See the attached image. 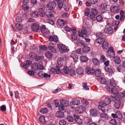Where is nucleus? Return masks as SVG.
Segmentation results:
<instances>
[{
    "label": "nucleus",
    "mask_w": 125,
    "mask_h": 125,
    "mask_svg": "<svg viewBox=\"0 0 125 125\" xmlns=\"http://www.w3.org/2000/svg\"><path fill=\"white\" fill-rule=\"evenodd\" d=\"M116 85L114 80L111 79L109 82L107 83L106 88L108 91L115 95L114 96H110L109 98L112 101H115L114 105L116 108L118 109L121 104V98L119 97V96L117 95L118 91L115 87Z\"/></svg>",
    "instance_id": "obj_1"
},
{
    "label": "nucleus",
    "mask_w": 125,
    "mask_h": 125,
    "mask_svg": "<svg viewBox=\"0 0 125 125\" xmlns=\"http://www.w3.org/2000/svg\"><path fill=\"white\" fill-rule=\"evenodd\" d=\"M63 59L61 57L58 58L57 60V62L58 66H56V68L54 69V68H52L50 72H52V73H57V72H59L60 70V69L59 68L58 66L61 67L63 65Z\"/></svg>",
    "instance_id": "obj_2"
},
{
    "label": "nucleus",
    "mask_w": 125,
    "mask_h": 125,
    "mask_svg": "<svg viewBox=\"0 0 125 125\" xmlns=\"http://www.w3.org/2000/svg\"><path fill=\"white\" fill-rule=\"evenodd\" d=\"M57 46L60 52L62 53H65L68 52V50L66 46L62 43L57 44Z\"/></svg>",
    "instance_id": "obj_3"
},
{
    "label": "nucleus",
    "mask_w": 125,
    "mask_h": 125,
    "mask_svg": "<svg viewBox=\"0 0 125 125\" xmlns=\"http://www.w3.org/2000/svg\"><path fill=\"white\" fill-rule=\"evenodd\" d=\"M79 36L84 38L86 37L87 31L86 28L85 27H83L81 30H79L78 31Z\"/></svg>",
    "instance_id": "obj_4"
},
{
    "label": "nucleus",
    "mask_w": 125,
    "mask_h": 125,
    "mask_svg": "<svg viewBox=\"0 0 125 125\" xmlns=\"http://www.w3.org/2000/svg\"><path fill=\"white\" fill-rule=\"evenodd\" d=\"M98 11L95 9H92L90 14V17L91 19L94 20L96 19L95 16L98 14Z\"/></svg>",
    "instance_id": "obj_5"
},
{
    "label": "nucleus",
    "mask_w": 125,
    "mask_h": 125,
    "mask_svg": "<svg viewBox=\"0 0 125 125\" xmlns=\"http://www.w3.org/2000/svg\"><path fill=\"white\" fill-rule=\"evenodd\" d=\"M39 25L37 23H33L31 25V29L32 31L35 32H37L39 30Z\"/></svg>",
    "instance_id": "obj_6"
},
{
    "label": "nucleus",
    "mask_w": 125,
    "mask_h": 125,
    "mask_svg": "<svg viewBox=\"0 0 125 125\" xmlns=\"http://www.w3.org/2000/svg\"><path fill=\"white\" fill-rule=\"evenodd\" d=\"M106 104L104 101L101 102L99 103V105H98L99 109L101 110L102 112L104 113L105 112L106 110L104 108V107L107 105Z\"/></svg>",
    "instance_id": "obj_7"
},
{
    "label": "nucleus",
    "mask_w": 125,
    "mask_h": 125,
    "mask_svg": "<svg viewBox=\"0 0 125 125\" xmlns=\"http://www.w3.org/2000/svg\"><path fill=\"white\" fill-rule=\"evenodd\" d=\"M32 63L31 61L29 60H27L25 63H21L20 64L21 67L24 69L28 68L29 66Z\"/></svg>",
    "instance_id": "obj_8"
},
{
    "label": "nucleus",
    "mask_w": 125,
    "mask_h": 125,
    "mask_svg": "<svg viewBox=\"0 0 125 125\" xmlns=\"http://www.w3.org/2000/svg\"><path fill=\"white\" fill-rule=\"evenodd\" d=\"M85 108L83 106H80L77 107L75 109L76 112L78 114L83 113L85 110Z\"/></svg>",
    "instance_id": "obj_9"
},
{
    "label": "nucleus",
    "mask_w": 125,
    "mask_h": 125,
    "mask_svg": "<svg viewBox=\"0 0 125 125\" xmlns=\"http://www.w3.org/2000/svg\"><path fill=\"white\" fill-rule=\"evenodd\" d=\"M105 71L108 73L109 75H111L112 74H114L115 70L113 67H105Z\"/></svg>",
    "instance_id": "obj_10"
},
{
    "label": "nucleus",
    "mask_w": 125,
    "mask_h": 125,
    "mask_svg": "<svg viewBox=\"0 0 125 125\" xmlns=\"http://www.w3.org/2000/svg\"><path fill=\"white\" fill-rule=\"evenodd\" d=\"M47 6L49 9L50 10H53L55 7L56 4L55 2L52 1L49 2L48 3Z\"/></svg>",
    "instance_id": "obj_11"
},
{
    "label": "nucleus",
    "mask_w": 125,
    "mask_h": 125,
    "mask_svg": "<svg viewBox=\"0 0 125 125\" xmlns=\"http://www.w3.org/2000/svg\"><path fill=\"white\" fill-rule=\"evenodd\" d=\"M107 5L106 3H104L101 4L100 10L101 13L103 14L105 12L107 8Z\"/></svg>",
    "instance_id": "obj_12"
},
{
    "label": "nucleus",
    "mask_w": 125,
    "mask_h": 125,
    "mask_svg": "<svg viewBox=\"0 0 125 125\" xmlns=\"http://www.w3.org/2000/svg\"><path fill=\"white\" fill-rule=\"evenodd\" d=\"M86 73L88 74H94V73L95 70L93 68H91L88 66H87L85 69Z\"/></svg>",
    "instance_id": "obj_13"
},
{
    "label": "nucleus",
    "mask_w": 125,
    "mask_h": 125,
    "mask_svg": "<svg viewBox=\"0 0 125 125\" xmlns=\"http://www.w3.org/2000/svg\"><path fill=\"white\" fill-rule=\"evenodd\" d=\"M56 14V12L55 11H50L46 12V15L48 18H52Z\"/></svg>",
    "instance_id": "obj_14"
},
{
    "label": "nucleus",
    "mask_w": 125,
    "mask_h": 125,
    "mask_svg": "<svg viewBox=\"0 0 125 125\" xmlns=\"http://www.w3.org/2000/svg\"><path fill=\"white\" fill-rule=\"evenodd\" d=\"M113 32V29L112 27H110L104 30V33L108 34H111Z\"/></svg>",
    "instance_id": "obj_15"
},
{
    "label": "nucleus",
    "mask_w": 125,
    "mask_h": 125,
    "mask_svg": "<svg viewBox=\"0 0 125 125\" xmlns=\"http://www.w3.org/2000/svg\"><path fill=\"white\" fill-rule=\"evenodd\" d=\"M76 71L77 73L80 75L83 74L84 70L83 68L80 67L76 69Z\"/></svg>",
    "instance_id": "obj_16"
},
{
    "label": "nucleus",
    "mask_w": 125,
    "mask_h": 125,
    "mask_svg": "<svg viewBox=\"0 0 125 125\" xmlns=\"http://www.w3.org/2000/svg\"><path fill=\"white\" fill-rule=\"evenodd\" d=\"M73 115L75 118V120L77 123L79 125L82 124L83 123V121L79 117V116H76L75 115Z\"/></svg>",
    "instance_id": "obj_17"
},
{
    "label": "nucleus",
    "mask_w": 125,
    "mask_h": 125,
    "mask_svg": "<svg viewBox=\"0 0 125 125\" xmlns=\"http://www.w3.org/2000/svg\"><path fill=\"white\" fill-rule=\"evenodd\" d=\"M38 13L39 15L41 17H43L45 15L44 10L43 8H39Z\"/></svg>",
    "instance_id": "obj_18"
},
{
    "label": "nucleus",
    "mask_w": 125,
    "mask_h": 125,
    "mask_svg": "<svg viewBox=\"0 0 125 125\" xmlns=\"http://www.w3.org/2000/svg\"><path fill=\"white\" fill-rule=\"evenodd\" d=\"M110 11L113 13H118L119 11L118 8L116 6H114L110 8Z\"/></svg>",
    "instance_id": "obj_19"
},
{
    "label": "nucleus",
    "mask_w": 125,
    "mask_h": 125,
    "mask_svg": "<svg viewBox=\"0 0 125 125\" xmlns=\"http://www.w3.org/2000/svg\"><path fill=\"white\" fill-rule=\"evenodd\" d=\"M109 47V44L108 42L106 41L104 42L102 44V47L104 50L108 49Z\"/></svg>",
    "instance_id": "obj_20"
},
{
    "label": "nucleus",
    "mask_w": 125,
    "mask_h": 125,
    "mask_svg": "<svg viewBox=\"0 0 125 125\" xmlns=\"http://www.w3.org/2000/svg\"><path fill=\"white\" fill-rule=\"evenodd\" d=\"M60 102L61 104L64 107H67L69 104L68 101L65 100H61L60 101Z\"/></svg>",
    "instance_id": "obj_21"
},
{
    "label": "nucleus",
    "mask_w": 125,
    "mask_h": 125,
    "mask_svg": "<svg viewBox=\"0 0 125 125\" xmlns=\"http://www.w3.org/2000/svg\"><path fill=\"white\" fill-rule=\"evenodd\" d=\"M84 124L89 125V124L92 121L91 118L88 117H85L84 118Z\"/></svg>",
    "instance_id": "obj_22"
},
{
    "label": "nucleus",
    "mask_w": 125,
    "mask_h": 125,
    "mask_svg": "<svg viewBox=\"0 0 125 125\" xmlns=\"http://www.w3.org/2000/svg\"><path fill=\"white\" fill-rule=\"evenodd\" d=\"M47 46L49 50L52 52L53 53H56V49L52 46L48 44Z\"/></svg>",
    "instance_id": "obj_23"
},
{
    "label": "nucleus",
    "mask_w": 125,
    "mask_h": 125,
    "mask_svg": "<svg viewBox=\"0 0 125 125\" xmlns=\"http://www.w3.org/2000/svg\"><path fill=\"white\" fill-rule=\"evenodd\" d=\"M90 115L93 116H96L97 114V110L95 109H91L90 111Z\"/></svg>",
    "instance_id": "obj_24"
},
{
    "label": "nucleus",
    "mask_w": 125,
    "mask_h": 125,
    "mask_svg": "<svg viewBox=\"0 0 125 125\" xmlns=\"http://www.w3.org/2000/svg\"><path fill=\"white\" fill-rule=\"evenodd\" d=\"M38 64L37 62H34L32 65L31 69L34 71H36L38 69Z\"/></svg>",
    "instance_id": "obj_25"
},
{
    "label": "nucleus",
    "mask_w": 125,
    "mask_h": 125,
    "mask_svg": "<svg viewBox=\"0 0 125 125\" xmlns=\"http://www.w3.org/2000/svg\"><path fill=\"white\" fill-rule=\"evenodd\" d=\"M97 80L100 82L101 83V84H104L106 83V81L104 78L101 77H98L97 78Z\"/></svg>",
    "instance_id": "obj_26"
},
{
    "label": "nucleus",
    "mask_w": 125,
    "mask_h": 125,
    "mask_svg": "<svg viewBox=\"0 0 125 125\" xmlns=\"http://www.w3.org/2000/svg\"><path fill=\"white\" fill-rule=\"evenodd\" d=\"M105 41L104 39L101 37H99L96 40V42L100 44H102V43Z\"/></svg>",
    "instance_id": "obj_27"
},
{
    "label": "nucleus",
    "mask_w": 125,
    "mask_h": 125,
    "mask_svg": "<svg viewBox=\"0 0 125 125\" xmlns=\"http://www.w3.org/2000/svg\"><path fill=\"white\" fill-rule=\"evenodd\" d=\"M90 50V48L87 46L84 45L83 48L82 49V51L83 52L87 53L89 52Z\"/></svg>",
    "instance_id": "obj_28"
},
{
    "label": "nucleus",
    "mask_w": 125,
    "mask_h": 125,
    "mask_svg": "<svg viewBox=\"0 0 125 125\" xmlns=\"http://www.w3.org/2000/svg\"><path fill=\"white\" fill-rule=\"evenodd\" d=\"M39 120L43 124H45L47 122L45 120V117L43 115L40 116L39 118Z\"/></svg>",
    "instance_id": "obj_29"
},
{
    "label": "nucleus",
    "mask_w": 125,
    "mask_h": 125,
    "mask_svg": "<svg viewBox=\"0 0 125 125\" xmlns=\"http://www.w3.org/2000/svg\"><path fill=\"white\" fill-rule=\"evenodd\" d=\"M71 57L73 58L74 62H77L78 59V56L76 54L72 53L70 55Z\"/></svg>",
    "instance_id": "obj_30"
},
{
    "label": "nucleus",
    "mask_w": 125,
    "mask_h": 125,
    "mask_svg": "<svg viewBox=\"0 0 125 125\" xmlns=\"http://www.w3.org/2000/svg\"><path fill=\"white\" fill-rule=\"evenodd\" d=\"M56 116L58 117L62 118L64 115L63 113L62 112H57L56 114Z\"/></svg>",
    "instance_id": "obj_31"
},
{
    "label": "nucleus",
    "mask_w": 125,
    "mask_h": 125,
    "mask_svg": "<svg viewBox=\"0 0 125 125\" xmlns=\"http://www.w3.org/2000/svg\"><path fill=\"white\" fill-rule=\"evenodd\" d=\"M57 24L60 26L62 27L64 25V22L63 20L58 19L57 21Z\"/></svg>",
    "instance_id": "obj_32"
},
{
    "label": "nucleus",
    "mask_w": 125,
    "mask_h": 125,
    "mask_svg": "<svg viewBox=\"0 0 125 125\" xmlns=\"http://www.w3.org/2000/svg\"><path fill=\"white\" fill-rule=\"evenodd\" d=\"M114 61L116 64H119L121 62L120 59L119 57L116 56L114 57Z\"/></svg>",
    "instance_id": "obj_33"
},
{
    "label": "nucleus",
    "mask_w": 125,
    "mask_h": 125,
    "mask_svg": "<svg viewBox=\"0 0 125 125\" xmlns=\"http://www.w3.org/2000/svg\"><path fill=\"white\" fill-rule=\"evenodd\" d=\"M80 59L82 62H86L88 61V58L85 56H82L80 57Z\"/></svg>",
    "instance_id": "obj_34"
},
{
    "label": "nucleus",
    "mask_w": 125,
    "mask_h": 125,
    "mask_svg": "<svg viewBox=\"0 0 125 125\" xmlns=\"http://www.w3.org/2000/svg\"><path fill=\"white\" fill-rule=\"evenodd\" d=\"M30 15L32 17L37 18L38 16V13L36 11L32 12L31 13Z\"/></svg>",
    "instance_id": "obj_35"
},
{
    "label": "nucleus",
    "mask_w": 125,
    "mask_h": 125,
    "mask_svg": "<svg viewBox=\"0 0 125 125\" xmlns=\"http://www.w3.org/2000/svg\"><path fill=\"white\" fill-rule=\"evenodd\" d=\"M80 104V100L78 99H75L73 100L72 104L74 105H78Z\"/></svg>",
    "instance_id": "obj_36"
},
{
    "label": "nucleus",
    "mask_w": 125,
    "mask_h": 125,
    "mask_svg": "<svg viewBox=\"0 0 125 125\" xmlns=\"http://www.w3.org/2000/svg\"><path fill=\"white\" fill-rule=\"evenodd\" d=\"M112 101L109 98H105L104 100V101L106 104L108 105L110 104L111 101Z\"/></svg>",
    "instance_id": "obj_37"
},
{
    "label": "nucleus",
    "mask_w": 125,
    "mask_h": 125,
    "mask_svg": "<svg viewBox=\"0 0 125 125\" xmlns=\"http://www.w3.org/2000/svg\"><path fill=\"white\" fill-rule=\"evenodd\" d=\"M92 61L94 64L96 66L98 65L99 64V61L96 58H94L92 59Z\"/></svg>",
    "instance_id": "obj_38"
},
{
    "label": "nucleus",
    "mask_w": 125,
    "mask_h": 125,
    "mask_svg": "<svg viewBox=\"0 0 125 125\" xmlns=\"http://www.w3.org/2000/svg\"><path fill=\"white\" fill-rule=\"evenodd\" d=\"M66 119L67 121L69 122H73L74 120L73 117L70 115H68L67 116Z\"/></svg>",
    "instance_id": "obj_39"
},
{
    "label": "nucleus",
    "mask_w": 125,
    "mask_h": 125,
    "mask_svg": "<svg viewBox=\"0 0 125 125\" xmlns=\"http://www.w3.org/2000/svg\"><path fill=\"white\" fill-rule=\"evenodd\" d=\"M40 112L42 114H45L48 112V110L46 108H41L40 110Z\"/></svg>",
    "instance_id": "obj_40"
},
{
    "label": "nucleus",
    "mask_w": 125,
    "mask_h": 125,
    "mask_svg": "<svg viewBox=\"0 0 125 125\" xmlns=\"http://www.w3.org/2000/svg\"><path fill=\"white\" fill-rule=\"evenodd\" d=\"M46 57L48 59H50L52 58V54L49 51L45 53Z\"/></svg>",
    "instance_id": "obj_41"
},
{
    "label": "nucleus",
    "mask_w": 125,
    "mask_h": 125,
    "mask_svg": "<svg viewBox=\"0 0 125 125\" xmlns=\"http://www.w3.org/2000/svg\"><path fill=\"white\" fill-rule=\"evenodd\" d=\"M68 74L71 76H73L75 75L76 73L75 71L72 69H70Z\"/></svg>",
    "instance_id": "obj_42"
},
{
    "label": "nucleus",
    "mask_w": 125,
    "mask_h": 125,
    "mask_svg": "<svg viewBox=\"0 0 125 125\" xmlns=\"http://www.w3.org/2000/svg\"><path fill=\"white\" fill-rule=\"evenodd\" d=\"M116 114L117 115V118H118L119 119L121 120L123 118L122 115L120 112L118 111L116 112Z\"/></svg>",
    "instance_id": "obj_43"
},
{
    "label": "nucleus",
    "mask_w": 125,
    "mask_h": 125,
    "mask_svg": "<svg viewBox=\"0 0 125 125\" xmlns=\"http://www.w3.org/2000/svg\"><path fill=\"white\" fill-rule=\"evenodd\" d=\"M96 76L98 77H99L101 75L100 71L99 70L97 69L96 71L95 70L94 73Z\"/></svg>",
    "instance_id": "obj_44"
},
{
    "label": "nucleus",
    "mask_w": 125,
    "mask_h": 125,
    "mask_svg": "<svg viewBox=\"0 0 125 125\" xmlns=\"http://www.w3.org/2000/svg\"><path fill=\"white\" fill-rule=\"evenodd\" d=\"M70 69L66 66H64L63 68V70L65 73L66 74H68Z\"/></svg>",
    "instance_id": "obj_45"
},
{
    "label": "nucleus",
    "mask_w": 125,
    "mask_h": 125,
    "mask_svg": "<svg viewBox=\"0 0 125 125\" xmlns=\"http://www.w3.org/2000/svg\"><path fill=\"white\" fill-rule=\"evenodd\" d=\"M39 47L42 50L46 51L47 49V47L45 45H40L39 46Z\"/></svg>",
    "instance_id": "obj_46"
},
{
    "label": "nucleus",
    "mask_w": 125,
    "mask_h": 125,
    "mask_svg": "<svg viewBox=\"0 0 125 125\" xmlns=\"http://www.w3.org/2000/svg\"><path fill=\"white\" fill-rule=\"evenodd\" d=\"M95 18L98 21L101 22L103 21V18L100 15H98Z\"/></svg>",
    "instance_id": "obj_47"
},
{
    "label": "nucleus",
    "mask_w": 125,
    "mask_h": 125,
    "mask_svg": "<svg viewBox=\"0 0 125 125\" xmlns=\"http://www.w3.org/2000/svg\"><path fill=\"white\" fill-rule=\"evenodd\" d=\"M109 123L112 125H116L117 124V122L115 119H112L110 120Z\"/></svg>",
    "instance_id": "obj_48"
},
{
    "label": "nucleus",
    "mask_w": 125,
    "mask_h": 125,
    "mask_svg": "<svg viewBox=\"0 0 125 125\" xmlns=\"http://www.w3.org/2000/svg\"><path fill=\"white\" fill-rule=\"evenodd\" d=\"M58 1H57L58 6L60 8V10H61L62 8V6L63 5V4L62 2L59 1V0H58Z\"/></svg>",
    "instance_id": "obj_49"
},
{
    "label": "nucleus",
    "mask_w": 125,
    "mask_h": 125,
    "mask_svg": "<svg viewBox=\"0 0 125 125\" xmlns=\"http://www.w3.org/2000/svg\"><path fill=\"white\" fill-rule=\"evenodd\" d=\"M89 14V10L88 8H87L85 9V11L84 12V15L85 16H88Z\"/></svg>",
    "instance_id": "obj_50"
},
{
    "label": "nucleus",
    "mask_w": 125,
    "mask_h": 125,
    "mask_svg": "<svg viewBox=\"0 0 125 125\" xmlns=\"http://www.w3.org/2000/svg\"><path fill=\"white\" fill-rule=\"evenodd\" d=\"M100 116L101 117H102L104 119H107L108 118L107 115L105 114L104 113L101 114L100 115Z\"/></svg>",
    "instance_id": "obj_51"
},
{
    "label": "nucleus",
    "mask_w": 125,
    "mask_h": 125,
    "mask_svg": "<svg viewBox=\"0 0 125 125\" xmlns=\"http://www.w3.org/2000/svg\"><path fill=\"white\" fill-rule=\"evenodd\" d=\"M40 30L43 33L46 30V26L44 25L41 26L40 27Z\"/></svg>",
    "instance_id": "obj_52"
},
{
    "label": "nucleus",
    "mask_w": 125,
    "mask_h": 125,
    "mask_svg": "<svg viewBox=\"0 0 125 125\" xmlns=\"http://www.w3.org/2000/svg\"><path fill=\"white\" fill-rule=\"evenodd\" d=\"M26 5V4H24L21 6L22 9L24 10H26L29 8V7Z\"/></svg>",
    "instance_id": "obj_53"
},
{
    "label": "nucleus",
    "mask_w": 125,
    "mask_h": 125,
    "mask_svg": "<svg viewBox=\"0 0 125 125\" xmlns=\"http://www.w3.org/2000/svg\"><path fill=\"white\" fill-rule=\"evenodd\" d=\"M108 56L110 58L114 57L115 56V52H108Z\"/></svg>",
    "instance_id": "obj_54"
},
{
    "label": "nucleus",
    "mask_w": 125,
    "mask_h": 125,
    "mask_svg": "<svg viewBox=\"0 0 125 125\" xmlns=\"http://www.w3.org/2000/svg\"><path fill=\"white\" fill-rule=\"evenodd\" d=\"M43 33L44 35L46 37H48L50 34V31H45Z\"/></svg>",
    "instance_id": "obj_55"
},
{
    "label": "nucleus",
    "mask_w": 125,
    "mask_h": 125,
    "mask_svg": "<svg viewBox=\"0 0 125 125\" xmlns=\"http://www.w3.org/2000/svg\"><path fill=\"white\" fill-rule=\"evenodd\" d=\"M0 109L1 111H6V107L5 105H2L1 106Z\"/></svg>",
    "instance_id": "obj_56"
},
{
    "label": "nucleus",
    "mask_w": 125,
    "mask_h": 125,
    "mask_svg": "<svg viewBox=\"0 0 125 125\" xmlns=\"http://www.w3.org/2000/svg\"><path fill=\"white\" fill-rule=\"evenodd\" d=\"M16 27L17 29L19 30H21L22 29V26L20 24L16 25Z\"/></svg>",
    "instance_id": "obj_57"
},
{
    "label": "nucleus",
    "mask_w": 125,
    "mask_h": 125,
    "mask_svg": "<svg viewBox=\"0 0 125 125\" xmlns=\"http://www.w3.org/2000/svg\"><path fill=\"white\" fill-rule=\"evenodd\" d=\"M15 97L16 99H19L20 97L19 96V93L17 91L15 92Z\"/></svg>",
    "instance_id": "obj_58"
},
{
    "label": "nucleus",
    "mask_w": 125,
    "mask_h": 125,
    "mask_svg": "<svg viewBox=\"0 0 125 125\" xmlns=\"http://www.w3.org/2000/svg\"><path fill=\"white\" fill-rule=\"evenodd\" d=\"M77 38V34H73L71 37V39L73 41H75L76 40Z\"/></svg>",
    "instance_id": "obj_59"
},
{
    "label": "nucleus",
    "mask_w": 125,
    "mask_h": 125,
    "mask_svg": "<svg viewBox=\"0 0 125 125\" xmlns=\"http://www.w3.org/2000/svg\"><path fill=\"white\" fill-rule=\"evenodd\" d=\"M54 38L55 39V40H56V36L55 35H54L53 36H50L49 37V41H52L53 40V39Z\"/></svg>",
    "instance_id": "obj_60"
},
{
    "label": "nucleus",
    "mask_w": 125,
    "mask_h": 125,
    "mask_svg": "<svg viewBox=\"0 0 125 125\" xmlns=\"http://www.w3.org/2000/svg\"><path fill=\"white\" fill-rule=\"evenodd\" d=\"M59 124L60 125H66V123L65 121L63 120L60 121Z\"/></svg>",
    "instance_id": "obj_61"
},
{
    "label": "nucleus",
    "mask_w": 125,
    "mask_h": 125,
    "mask_svg": "<svg viewBox=\"0 0 125 125\" xmlns=\"http://www.w3.org/2000/svg\"><path fill=\"white\" fill-rule=\"evenodd\" d=\"M29 56L31 58H35L36 56V55L34 53L31 52L30 53Z\"/></svg>",
    "instance_id": "obj_62"
},
{
    "label": "nucleus",
    "mask_w": 125,
    "mask_h": 125,
    "mask_svg": "<svg viewBox=\"0 0 125 125\" xmlns=\"http://www.w3.org/2000/svg\"><path fill=\"white\" fill-rule=\"evenodd\" d=\"M54 102L55 103V106L56 107H58L59 105V101L58 100H54Z\"/></svg>",
    "instance_id": "obj_63"
},
{
    "label": "nucleus",
    "mask_w": 125,
    "mask_h": 125,
    "mask_svg": "<svg viewBox=\"0 0 125 125\" xmlns=\"http://www.w3.org/2000/svg\"><path fill=\"white\" fill-rule=\"evenodd\" d=\"M69 15L67 12L65 13L62 14V17L63 18H65L68 17Z\"/></svg>",
    "instance_id": "obj_64"
}]
</instances>
